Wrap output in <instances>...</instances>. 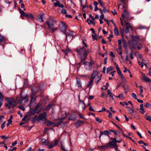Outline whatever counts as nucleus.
Listing matches in <instances>:
<instances>
[{
  "mask_svg": "<svg viewBox=\"0 0 151 151\" xmlns=\"http://www.w3.org/2000/svg\"><path fill=\"white\" fill-rule=\"evenodd\" d=\"M78 55H80L81 62L84 61L87 58L88 52L84 46H79L76 50Z\"/></svg>",
  "mask_w": 151,
  "mask_h": 151,
  "instance_id": "1",
  "label": "nucleus"
},
{
  "mask_svg": "<svg viewBox=\"0 0 151 151\" xmlns=\"http://www.w3.org/2000/svg\"><path fill=\"white\" fill-rule=\"evenodd\" d=\"M45 23L47 25V28L51 32H53L57 29V27L55 26L56 23V21L54 20L52 18H48Z\"/></svg>",
  "mask_w": 151,
  "mask_h": 151,
  "instance_id": "2",
  "label": "nucleus"
},
{
  "mask_svg": "<svg viewBox=\"0 0 151 151\" xmlns=\"http://www.w3.org/2000/svg\"><path fill=\"white\" fill-rule=\"evenodd\" d=\"M6 100L7 103L5 104V107L9 109L11 108H14L17 105V102L13 98H5Z\"/></svg>",
  "mask_w": 151,
  "mask_h": 151,
  "instance_id": "3",
  "label": "nucleus"
},
{
  "mask_svg": "<svg viewBox=\"0 0 151 151\" xmlns=\"http://www.w3.org/2000/svg\"><path fill=\"white\" fill-rule=\"evenodd\" d=\"M122 16L124 22H127L133 18V17H130L129 14L126 9H124L123 11Z\"/></svg>",
  "mask_w": 151,
  "mask_h": 151,
  "instance_id": "4",
  "label": "nucleus"
},
{
  "mask_svg": "<svg viewBox=\"0 0 151 151\" xmlns=\"http://www.w3.org/2000/svg\"><path fill=\"white\" fill-rule=\"evenodd\" d=\"M94 63L93 61L91 60V62L85 61L83 63V64L84 65V67L86 70H91L93 68V64Z\"/></svg>",
  "mask_w": 151,
  "mask_h": 151,
  "instance_id": "5",
  "label": "nucleus"
},
{
  "mask_svg": "<svg viewBox=\"0 0 151 151\" xmlns=\"http://www.w3.org/2000/svg\"><path fill=\"white\" fill-rule=\"evenodd\" d=\"M18 11H19L20 14H21V16H24L27 19H33L34 18V17L33 16V15L32 14H26L20 8L18 9Z\"/></svg>",
  "mask_w": 151,
  "mask_h": 151,
  "instance_id": "6",
  "label": "nucleus"
},
{
  "mask_svg": "<svg viewBox=\"0 0 151 151\" xmlns=\"http://www.w3.org/2000/svg\"><path fill=\"white\" fill-rule=\"evenodd\" d=\"M67 26L65 23L63 21H62L61 24H60L59 28L60 31L63 32L66 35V39H67V35L66 33V28Z\"/></svg>",
  "mask_w": 151,
  "mask_h": 151,
  "instance_id": "7",
  "label": "nucleus"
},
{
  "mask_svg": "<svg viewBox=\"0 0 151 151\" xmlns=\"http://www.w3.org/2000/svg\"><path fill=\"white\" fill-rule=\"evenodd\" d=\"M47 116V113L45 112L40 113L38 116V119L42 121L43 120L46 121Z\"/></svg>",
  "mask_w": 151,
  "mask_h": 151,
  "instance_id": "8",
  "label": "nucleus"
},
{
  "mask_svg": "<svg viewBox=\"0 0 151 151\" xmlns=\"http://www.w3.org/2000/svg\"><path fill=\"white\" fill-rule=\"evenodd\" d=\"M124 23H125V26H126V27H125L124 30L125 33H127L129 32V28H130L131 30H133L132 26L131 24L128 22Z\"/></svg>",
  "mask_w": 151,
  "mask_h": 151,
  "instance_id": "9",
  "label": "nucleus"
},
{
  "mask_svg": "<svg viewBox=\"0 0 151 151\" xmlns=\"http://www.w3.org/2000/svg\"><path fill=\"white\" fill-rule=\"evenodd\" d=\"M110 139L112 140V141H110L108 143H107L109 148H112L116 145L117 144L115 143V138H113L111 137Z\"/></svg>",
  "mask_w": 151,
  "mask_h": 151,
  "instance_id": "10",
  "label": "nucleus"
},
{
  "mask_svg": "<svg viewBox=\"0 0 151 151\" xmlns=\"http://www.w3.org/2000/svg\"><path fill=\"white\" fill-rule=\"evenodd\" d=\"M98 74H99V73L96 70H93V73L91 75L90 79L93 80L96 78V77H97L98 76Z\"/></svg>",
  "mask_w": 151,
  "mask_h": 151,
  "instance_id": "11",
  "label": "nucleus"
},
{
  "mask_svg": "<svg viewBox=\"0 0 151 151\" xmlns=\"http://www.w3.org/2000/svg\"><path fill=\"white\" fill-rule=\"evenodd\" d=\"M100 135L99 136V138L100 139L101 135L103 134H105L106 135H108L110 134V131L109 130H105L104 132H103L101 131H100Z\"/></svg>",
  "mask_w": 151,
  "mask_h": 151,
  "instance_id": "12",
  "label": "nucleus"
},
{
  "mask_svg": "<svg viewBox=\"0 0 151 151\" xmlns=\"http://www.w3.org/2000/svg\"><path fill=\"white\" fill-rule=\"evenodd\" d=\"M43 14H41L37 15L36 18L37 20L40 22H43L44 20L43 19Z\"/></svg>",
  "mask_w": 151,
  "mask_h": 151,
  "instance_id": "13",
  "label": "nucleus"
},
{
  "mask_svg": "<svg viewBox=\"0 0 151 151\" xmlns=\"http://www.w3.org/2000/svg\"><path fill=\"white\" fill-rule=\"evenodd\" d=\"M78 99L79 104H81L82 105L83 110H85L86 108V106L85 105V103L84 102L82 101L81 100H80V97L79 96L78 97Z\"/></svg>",
  "mask_w": 151,
  "mask_h": 151,
  "instance_id": "14",
  "label": "nucleus"
},
{
  "mask_svg": "<svg viewBox=\"0 0 151 151\" xmlns=\"http://www.w3.org/2000/svg\"><path fill=\"white\" fill-rule=\"evenodd\" d=\"M58 143V140L55 139V142L54 144L51 143L48 146V148L49 149H51L53 148L54 147L56 146Z\"/></svg>",
  "mask_w": 151,
  "mask_h": 151,
  "instance_id": "15",
  "label": "nucleus"
},
{
  "mask_svg": "<svg viewBox=\"0 0 151 151\" xmlns=\"http://www.w3.org/2000/svg\"><path fill=\"white\" fill-rule=\"evenodd\" d=\"M83 121L81 120H78L75 122L74 123V124L77 127H78L81 126V125L83 124Z\"/></svg>",
  "mask_w": 151,
  "mask_h": 151,
  "instance_id": "16",
  "label": "nucleus"
},
{
  "mask_svg": "<svg viewBox=\"0 0 151 151\" xmlns=\"http://www.w3.org/2000/svg\"><path fill=\"white\" fill-rule=\"evenodd\" d=\"M76 114H73L70 116L68 118V119L70 120L74 121L76 119Z\"/></svg>",
  "mask_w": 151,
  "mask_h": 151,
  "instance_id": "17",
  "label": "nucleus"
},
{
  "mask_svg": "<svg viewBox=\"0 0 151 151\" xmlns=\"http://www.w3.org/2000/svg\"><path fill=\"white\" fill-rule=\"evenodd\" d=\"M6 40V38L0 34V42L4 43Z\"/></svg>",
  "mask_w": 151,
  "mask_h": 151,
  "instance_id": "18",
  "label": "nucleus"
},
{
  "mask_svg": "<svg viewBox=\"0 0 151 151\" xmlns=\"http://www.w3.org/2000/svg\"><path fill=\"white\" fill-rule=\"evenodd\" d=\"M53 105V104H48L46 107L44 109V110L45 111H47L51 109Z\"/></svg>",
  "mask_w": 151,
  "mask_h": 151,
  "instance_id": "19",
  "label": "nucleus"
},
{
  "mask_svg": "<svg viewBox=\"0 0 151 151\" xmlns=\"http://www.w3.org/2000/svg\"><path fill=\"white\" fill-rule=\"evenodd\" d=\"M109 131L111 132H112L114 133V134L115 135H117L120 134V132L118 130H115L111 129H109Z\"/></svg>",
  "mask_w": 151,
  "mask_h": 151,
  "instance_id": "20",
  "label": "nucleus"
},
{
  "mask_svg": "<svg viewBox=\"0 0 151 151\" xmlns=\"http://www.w3.org/2000/svg\"><path fill=\"white\" fill-rule=\"evenodd\" d=\"M76 82L77 83L78 85V87H82V85L81 83V82L80 81V79L78 78H76Z\"/></svg>",
  "mask_w": 151,
  "mask_h": 151,
  "instance_id": "21",
  "label": "nucleus"
},
{
  "mask_svg": "<svg viewBox=\"0 0 151 151\" xmlns=\"http://www.w3.org/2000/svg\"><path fill=\"white\" fill-rule=\"evenodd\" d=\"M114 32L115 35L117 36L119 35L118 28L116 26H115L114 29Z\"/></svg>",
  "mask_w": 151,
  "mask_h": 151,
  "instance_id": "22",
  "label": "nucleus"
},
{
  "mask_svg": "<svg viewBox=\"0 0 151 151\" xmlns=\"http://www.w3.org/2000/svg\"><path fill=\"white\" fill-rule=\"evenodd\" d=\"M126 108L127 109V110L129 114H132V113L134 112V110L128 106H126Z\"/></svg>",
  "mask_w": 151,
  "mask_h": 151,
  "instance_id": "23",
  "label": "nucleus"
},
{
  "mask_svg": "<svg viewBox=\"0 0 151 151\" xmlns=\"http://www.w3.org/2000/svg\"><path fill=\"white\" fill-rule=\"evenodd\" d=\"M140 112L142 114H143L145 113V111H144V109H143V104H141L140 106Z\"/></svg>",
  "mask_w": 151,
  "mask_h": 151,
  "instance_id": "24",
  "label": "nucleus"
},
{
  "mask_svg": "<svg viewBox=\"0 0 151 151\" xmlns=\"http://www.w3.org/2000/svg\"><path fill=\"white\" fill-rule=\"evenodd\" d=\"M93 80L90 79V81H88V83L86 85V87L87 88L90 87L93 83Z\"/></svg>",
  "mask_w": 151,
  "mask_h": 151,
  "instance_id": "25",
  "label": "nucleus"
},
{
  "mask_svg": "<svg viewBox=\"0 0 151 151\" xmlns=\"http://www.w3.org/2000/svg\"><path fill=\"white\" fill-rule=\"evenodd\" d=\"M143 79L146 82H150L151 81V79L147 76H144L143 77Z\"/></svg>",
  "mask_w": 151,
  "mask_h": 151,
  "instance_id": "26",
  "label": "nucleus"
},
{
  "mask_svg": "<svg viewBox=\"0 0 151 151\" xmlns=\"http://www.w3.org/2000/svg\"><path fill=\"white\" fill-rule=\"evenodd\" d=\"M36 111L34 109H33L31 111L30 113L31 114L34 115L35 113L37 114H38L40 111V110L38 111L37 112H36Z\"/></svg>",
  "mask_w": 151,
  "mask_h": 151,
  "instance_id": "27",
  "label": "nucleus"
},
{
  "mask_svg": "<svg viewBox=\"0 0 151 151\" xmlns=\"http://www.w3.org/2000/svg\"><path fill=\"white\" fill-rule=\"evenodd\" d=\"M99 147L102 149H106L108 148H109L108 146V145L107 144L106 145H102L100 146Z\"/></svg>",
  "mask_w": 151,
  "mask_h": 151,
  "instance_id": "28",
  "label": "nucleus"
},
{
  "mask_svg": "<svg viewBox=\"0 0 151 151\" xmlns=\"http://www.w3.org/2000/svg\"><path fill=\"white\" fill-rule=\"evenodd\" d=\"M20 97L21 99H23V100H26L25 101H26L28 102L29 101V99H28L27 97V96L23 97L22 96L21 94H20Z\"/></svg>",
  "mask_w": 151,
  "mask_h": 151,
  "instance_id": "29",
  "label": "nucleus"
},
{
  "mask_svg": "<svg viewBox=\"0 0 151 151\" xmlns=\"http://www.w3.org/2000/svg\"><path fill=\"white\" fill-rule=\"evenodd\" d=\"M62 51L63 52L65 55H68V53L70 52V50H63Z\"/></svg>",
  "mask_w": 151,
  "mask_h": 151,
  "instance_id": "30",
  "label": "nucleus"
},
{
  "mask_svg": "<svg viewBox=\"0 0 151 151\" xmlns=\"http://www.w3.org/2000/svg\"><path fill=\"white\" fill-rule=\"evenodd\" d=\"M120 104L123 106H124L125 105L126 106H128V103L125 101H124L123 102H120Z\"/></svg>",
  "mask_w": 151,
  "mask_h": 151,
  "instance_id": "31",
  "label": "nucleus"
},
{
  "mask_svg": "<svg viewBox=\"0 0 151 151\" xmlns=\"http://www.w3.org/2000/svg\"><path fill=\"white\" fill-rule=\"evenodd\" d=\"M53 124V123L52 122L49 120H48L47 121V126H50L52 125Z\"/></svg>",
  "mask_w": 151,
  "mask_h": 151,
  "instance_id": "32",
  "label": "nucleus"
},
{
  "mask_svg": "<svg viewBox=\"0 0 151 151\" xmlns=\"http://www.w3.org/2000/svg\"><path fill=\"white\" fill-rule=\"evenodd\" d=\"M113 70V68L112 67H110L109 68H108L107 69L106 72L107 73H109L110 71Z\"/></svg>",
  "mask_w": 151,
  "mask_h": 151,
  "instance_id": "33",
  "label": "nucleus"
},
{
  "mask_svg": "<svg viewBox=\"0 0 151 151\" xmlns=\"http://www.w3.org/2000/svg\"><path fill=\"white\" fill-rule=\"evenodd\" d=\"M95 120L96 122H98L99 123H101L102 121L101 119L99 118H96L95 119Z\"/></svg>",
  "mask_w": 151,
  "mask_h": 151,
  "instance_id": "34",
  "label": "nucleus"
},
{
  "mask_svg": "<svg viewBox=\"0 0 151 151\" xmlns=\"http://www.w3.org/2000/svg\"><path fill=\"white\" fill-rule=\"evenodd\" d=\"M123 87L125 90L129 91V88L128 85H126V86H123Z\"/></svg>",
  "mask_w": 151,
  "mask_h": 151,
  "instance_id": "35",
  "label": "nucleus"
},
{
  "mask_svg": "<svg viewBox=\"0 0 151 151\" xmlns=\"http://www.w3.org/2000/svg\"><path fill=\"white\" fill-rule=\"evenodd\" d=\"M78 114L80 118L83 119H85V118L84 117L83 115L80 112L78 113Z\"/></svg>",
  "mask_w": 151,
  "mask_h": 151,
  "instance_id": "36",
  "label": "nucleus"
},
{
  "mask_svg": "<svg viewBox=\"0 0 151 151\" xmlns=\"http://www.w3.org/2000/svg\"><path fill=\"white\" fill-rule=\"evenodd\" d=\"M46 140L42 138L41 139V141L42 143H43L44 145H46L47 144Z\"/></svg>",
  "mask_w": 151,
  "mask_h": 151,
  "instance_id": "37",
  "label": "nucleus"
},
{
  "mask_svg": "<svg viewBox=\"0 0 151 151\" xmlns=\"http://www.w3.org/2000/svg\"><path fill=\"white\" fill-rule=\"evenodd\" d=\"M108 95H109V96L111 97V96H113L112 93L111 92L109 89L107 90Z\"/></svg>",
  "mask_w": 151,
  "mask_h": 151,
  "instance_id": "38",
  "label": "nucleus"
},
{
  "mask_svg": "<svg viewBox=\"0 0 151 151\" xmlns=\"http://www.w3.org/2000/svg\"><path fill=\"white\" fill-rule=\"evenodd\" d=\"M120 32L122 37L123 38L124 36L123 30H122V29H120Z\"/></svg>",
  "mask_w": 151,
  "mask_h": 151,
  "instance_id": "39",
  "label": "nucleus"
},
{
  "mask_svg": "<svg viewBox=\"0 0 151 151\" xmlns=\"http://www.w3.org/2000/svg\"><path fill=\"white\" fill-rule=\"evenodd\" d=\"M17 107H18L19 108L22 110L23 111H24L25 110V108L23 106L21 105Z\"/></svg>",
  "mask_w": 151,
  "mask_h": 151,
  "instance_id": "40",
  "label": "nucleus"
},
{
  "mask_svg": "<svg viewBox=\"0 0 151 151\" xmlns=\"http://www.w3.org/2000/svg\"><path fill=\"white\" fill-rule=\"evenodd\" d=\"M139 88L140 90L139 93H142L143 92V89L142 86H139Z\"/></svg>",
  "mask_w": 151,
  "mask_h": 151,
  "instance_id": "41",
  "label": "nucleus"
},
{
  "mask_svg": "<svg viewBox=\"0 0 151 151\" xmlns=\"http://www.w3.org/2000/svg\"><path fill=\"white\" fill-rule=\"evenodd\" d=\"M120 76L121 78V79L122 80V81L124 82L126 81V80L123 76V75L122 74L120 75Z\"/></svg>",
  "mask_w": 151,
  "mask_h": 151,
  "instance_id": "42",
  "label": "nucleus"
},
{
  "mask_svg": "<svg viewBox=\"0 0 151 151\" xmlns=\"http://www.w3.org/2000/svg\"><path fill=\"white\" fill-rule=\"evenodd\" d=\"M61 13L64 14H66L67 13L66 10L64 9H62L61 11Z\"/></svg>",
  "mask_w": 151,
  "mask_h": 151,
  "instance_id": "43",
  "label": "nucleus"
},
{
  "mask_svg": "<svg viewBox=\"0 0 151 151\" xmlns=\"http://www.w3.org/2000/svg\"><path fill=\"white\" fill-rule=\"evenodd\" d=\"M60 2L59 1H58L54 3V5L55 7L58 6L60 4Z\"/></svg>",
  "mask_w": 151,
  "mask_h": 151,
  "instance_id": "44",
  "label": "nucleus"
},
{
  "mask_svg": "<svg viewBox=\"0 0 151 151\" xmlns=\"http://www.w3.org/2000/svg\"><path fill=\"white\" fill-rule=\"evenodd\" d=\"M132 97L134 98L135 99L137 100V99L136 95L135 93H132Z\"/></svg>",
  "mask_w": 151,
  "mask_h": 151,
  "instance_id": "45",
  "label": "nucleus"
},
{
  "mask_svg": "<svg viewBox=\"0 0 151 151\" xmlns=\"http://www.w3.org/2000/svg\"><path fill=\"white\" fill-rule=\"evenodd\" d=\"M126 137L127 138H128L130 139L132 141L134 144L136 145H137V144L130 137L128 136H126Z\"/></svg>",
  "mask_w": 151,
  "mask_h": 151,
  "instance_id": "46",
  "label": "nucleus"
},
{
  "mask_svg": "<svg viewBox=\"0 0 151 151\" xmlns=\"http://www.w3.org/2000/svg\"><path fill=\"white\" fill-rule=\"evenodd\" d=\"M40 104H37L36 106L35 107V108L34 109L36 111H37L38 109H39L40 107Z\"/></svg>",
  "mask_w": 151,
  "mask_h": 151,
  "instance_id": "47",
  "label": "nucleus"
},
{
  "mask_svg": "<svg viewBox=\"0 0 151 151\" xmlns=\"http://www.w3.org/2000/svg\"><path fill=\"white\" fill-rule=\"evenodd\" d=\"M138 62L139 66L141 67V68H142L143 67V62H141L139 61H138Z\"/></svg>",
  "mask_w": 151,
  "mask_h": 151,
  "instance_id": "48",
  "label": "nucleus"
},
{
  "mask_svg": "<svg viewBox=\"0 0 151 151\" xmlns=\"http://www.w3.org/2000/svg\"><path fill=\"white\" fill-rule=\"evenodd\" d=\"M1 137L2 139H8L10 138V137L9 136L6 137L5 135H1Z\"/></svg>",
  "mask_w": 151,
  "mask_h": 151,
  "instance_id": "49",
  "label": "nucleus"
},
{
  "mask_svg": "<svg viewBox=\"0 0 151 151\" xmlns=\"http://www.w3.org/2000/svg\"><path fill=\"white\" fill-rule=\"evenodd\" d=\"M117 98H124V95L123 94H119L118 96H116Z\"/></svg>",
  "mask_w": 151,
  "mask_h": 151,
  "instance_id": "50",
  "label": "nucleus"
},
{
  "mask_svg": "<svg viewBox=\"0 0 151 151\" xmlns=\"http://www.w3.org/2000/svg\"><path fill=\"white\" fill-rule=\"evenodd\" d=\"M146 119L149 121H151V116H147L145 118Z\"/></svg>",
  "mask_w": 151,
  "mask_h": 151,
  "instance_id": "51",
  "label": "nucleus"
},
{
  "mask_svg": "<svg viewBox=\"0 0 151 151\" xmlns=\"http://www.w3.org/2000/svg\"><path fill=\"white\" fill-rule=\"evenodd\" d=\"M35 94V93L33 92L32 93V94L31 95V96H30L31 98V101H32V99H33L34 97Z\"/></svg>",
  "mask_w": 151,
  "mask_h": 151,
  "instance_id": "52",
  "label": "nucleus"
},
{
  "mask_svg": "<svg viewBox=\"0 0 151 151\" xmlns=\"http://www.w3.org/2000/svg\"><path fill=\"white\" fill-rule=\"evenodd\" d=\"M104 9H103V13L104 12V13L108 12L109 11L107 10L104 7H103Z\"/></svg>",
  "mask_w": 151,
  "mask_h": 151,
  "instance_id": "53",
  "label": "nucleus"
},
{
  "mask_svg": "<svg viewBox=\"0 0 151 151\" xmlns=\"http://www.w3.org/2000/svg\"><path fill=\"white\" fill-rule=\"evenodd\" d=\"M48 100V96L46 97L45 98L43 99V101L45 103L46 102V101Z\"/></svg>",
  "mask_w": 151,
  "mask_h": 151,
  "instance_id": "54",
  "label": "nucleus"
},
{
  "mask_svg": "<svg viewBox=\"0 0 151 151\" xmlns=\"http://www.w3.org/2000/svg\"><path fill=\"white\" fill-rule=\"evenodd\" d=\"M82 62H81V61L80 62L77 63L76 64V67L77 68V69L79 68L81 66V63Z\"/></svg>",
  "mask_w": 151,
  "mask_h": 151,
  "instance_id": "55",
  "label": "nucleus"
},
{
  "mask_svg": "<svg viewBox=\"0 0 151 151\" xmlns=\"http://www.w3.org/2000/svg\"><path fill=\"white\" fill-rule=\"evenodd\" d=\"M151 106V104L150 103H147L145 105V106L146 108H148L150 106Z\"/></svg>",
  "mask_w": 151,
  "mask_h": 151,
  "instance_id": "56",
  "label": "nucleus"
},
{
  "mask_svg": "<svg viewBox=\"0 0 151 151\" xmlns=\"http://www.w3.org/2000/svg\"><path fill=\"white\" fill-rule=\"evenodd\" d=\"M109 55L110 56H111L113 58H114L115 57V56L113 52L112 51L110 52Z\"/></svg>",
  "mask_w": 151,
  "mask_h": 151,
  "instance_id": "57",
  "label": "nucleus"
},
{
  "mask_svg": "<svg viewBox=\"0 0 151 151\" xmlns=\"http://www.w3.org/2000/svg\"><path fill=\"white\" fill-rule=\"evenodd\" d=\"M60 145L61 146V148L62 150L64 151H67V150L65 149L64 147L63 146L61 143H60Z\"/></svg>",
  "mask_w": 151,
  "mask_h": 151,
  "instance_id": "58",
  "label": "nucleus"
},
{
  "mask_svg": "<svg viewBox=\"0 0 151 151\" xmlns=\"http://www.w3.org/2000/svg\"><path fill=\"white\" fill-rule=\"evenodd\" d=\"M106 110V109L104 107H103L102 108L101 110L98 111V112H101L103 111H105Z\"/></svg>",
  "mask_w": 151,
  "mask_h": 151,
  "instance_id": "59",
  "label": "nucleus"
},
{
  "mask_svg": "<svg viewBox=\"0 0 151 151\" xmlns=\"http://www.w3.org/2000/svg\"><path fill=\"white\" fill-rule=\"evenodd\" d=\"M138 50H140L142 48V45L141 44L139 45L137 47Z\"/></svg>",
  "mask_w": 151,
  "mask_h": 151,
  "instance_id": "60",
  "label": "nucleus"
},
{
  "mask_svg": "<svg viewBox=\"0 0 151 151\" xmlns=\"http://www.w3.org/2000/svg\"><path fill=\"white\" fill-rule=\"evenodd\" d=\"M96 36V34H95L94 35H92V36L93 40L97 39Z\"/></svg>",
  "mask_w": 151,
  "mask_h": 151,
  "instance_id": "61",
  "label": "nucleus"
},
{
  "mask_svg": "<svg viewBox=\"0 0 151 151\" xmlns=\"http://www.w3.org/2000/svg\"><path fill=\"white\" fill-rule=\"evenodd\" d=\"M102 76L101 75L100 76H99L98 75L97 76V78L96 79H97V80H100L101 79Z\"/></svg>",
  "mask_w": 151,
  "mask_h": 151,
  "instance_id": "62",
  "label": "nucleus"
},
{
  "mask_svg": "<svg viewBox=\"0 0 151 151\" xmlns=\"http://www.w3.org/2000/svg\"><path fill=\"white\" fill-rule=\"evenodd\" d=\"M118 145H117L116 144V145H115L114 147H112V148H114L115 150L116 151H118Z\"/></svg>",
  "mask_w": 151,
  "mask_h": 151,
  "instance_id": "63",
  "label": "nucleus"
},
{
  "mask_svg": "<svg viewBox=\"0 0 151 151\" xmlns=\"http://www.w3.org/2000/svg\"><path fill=\"white\" fill-rule=\"evenodd\" d=\"M137 134L140 137V138H142V137L140 134V133L138 131L137 132Z\"/></svg>",
  "mask_w": 151,
  "mask_h": 151,
  "instance_id": "64",
  "label": "nucleus"
}]
</instances>
